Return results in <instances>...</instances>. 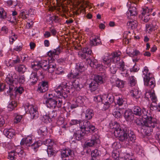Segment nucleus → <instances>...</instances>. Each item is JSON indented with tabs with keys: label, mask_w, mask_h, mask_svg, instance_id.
Returning a JSON list of instances; mask_svg holds the SVG:
<instances>
[{
	"label": "nucleus",
	"mask_w": 160,
	"mask_h": 160,
	"mask_svg": "<svg viewBox=\"0 0 160 160\" xmlns=\"http://www.w3.org/2000/svg\"><path fill=\"white\" fill-rule=\"evenodd\" d=\"M115 83L116 86L120 88H123L124 85V82L118 79L116 80Z\"/></svg>",
	"instance_id": "44"
},
{
	"label": "nucleus",
	"mask_w": 160,
	"mask_h": 160,
	"mask_svg": "<svg viewBox=\"0 0 160 160\" xmlns=\"http://www.w3.org/2000/svg\"><path fill=\"white\" fill-rule=\"evenodd\" d=\"M82 52L78 53V55L82 59H86V61L91 67H96L97 61L95 59H92L90 57L92 55V51L90 48L87 47L82 49Z\"/></svg>",
	"instance_id": "2"
},
{
	"label": "nucleus",
	"mask_w": 160,
	"mask_h": 160,
	"mask_svg": "<svg viewBox=\"0 0 160 160\" xmlns=\"http://www.w3.org/2000/svg\"><path fill=\"white\" fill-rule=\"evenodd\" d=\"M150 98L152 102H156L157 101V97L155 93L153 92H152V94L151 95Z\"/></svg>",
	"instance_id": "63"
},
{
	"label": "nucleus",
	"mask_w": 160,
	"mask_h": 160,
	"mask_svg": "<svg viewBox=\"0 0 160 160\" xmlns=\"http://www.w3.org/2000/svg\"><path fill=\"white\" fill-rule=\"evenodd\" d=\"M86 134V132L83 131L81 129L76 131L74 133L73 137H75L76 139L79 140L84 137V136Z\"/></svg>",
	"instance_id": "16"
},
{
	"label": "nucleus",
	"mask_w": 160,
	"mask_h": 160,
	"mask_svg": "<svg viewBox=\"0 0 160 160\" xmlns=\"http://www.w3.org/2000/svg\"><path fill=\"white\" fill-rule=\"evenodd\" d=\"M41 119L44 123H48L51 121V120L49 117V115L46 114L43 115L41 117Z\"/></svg>",
	"instance_id": "39"
},
{
	"label": "nucleus",
	"mask_w": 160,
	"mask_h": 160,
	"mask_svg": "<svg viewBox=\"0 0 160 160\" xmlns=\"http://www.w3.org/2000/svg\"><path fill=\"white\" fill-rule=\"evenodd\" d=\"M32 138L31 136H28L27 137L23 138L21 141V144L29 146L32 142Z\"/></svg>",
	"instance_id": "25"
},
{
	"label": "nucleus",
	"mask_w": 160,
	"mask_h": 160,
	"mask_svg": "<svg viewBox=\"0 0 160 160\" xmlns=\"http://www.w3.org/2000/svg\"><path fill=\"white\" fill-rule=\"evenodd\" d=\"M151 90H152V88L148 90V89H146V92L145 94V98L148 99L150 97V96L152 94V92Z\"/></svg>",
	"instance_id": "57"
},
{
	"label": "nucleus",
	"mask_w": 160,
	"mask_h": 160,
	"mask_svg": "<svg viewBox=\"0 0 160 160\" xmlns=\"http://www.w3.org/2000/svg\"><path fill=\"white\" fill-rule=\"evenodd\" d=\"M102 106L103 107V109L106 110L108 108L111 104L108 102L106 101L105 99H103V101L102 102Z\"/></svg>",
	"instance_id": "48"
},
{
	"label": "nucleus",
	"mask_w": 160,
	"mask_h": 160,
	"mask_svg": "<svg viewBox=\"0 0 160 160\" xmlns=\"http://www.w3.org/2000/svg\"><path fill=\"white\" fill-rule=\"evenodd\" d=\"M106 97V95H104L103 96L98 95L94 97V100L96 102H99L101 101L102 102L103 101V99H105Z\"/></svg>",
	"instance_id": "34"
},
{
	"label": "nucleus",
	"mask_w": 160,
	"mask_h": 160,
	"mask_svg": "<svg viewBox=\"0 0 160 160\" xmlns=\"http://www.w3.org/2000/svg\"><path fill=\"white\" fill-rule=\"evenodd\" d=\"M79 75V73L78 72V73L71 72L69 74H68L67 77L69 79H71L72 78H78V76Z\"/></svg>",
	"instance_id": "45"
},
{
	"label": "nucleus",
	"mask_w": 160,
	"mask_h": 160,
	"mask_svg": "<svg viewBox=\"0 0 160 160\" xmlns=\"http://www.w3.org/2000/svg\"><path fill=\"white\" fill-rule=\"evenodd\" d=\"M25 109H28L29 113L31 115V118L33 119H36L38 117L37 108L32 105H27L25 107Z\"/></svg>",
	"instance_id": "7"
},
{
	"label": "nucleus",
	"mask_w": 160,
	"mask_h": 160,
	"mask_svg": "<svg viewBox=\"0 0 160 160\" xmlns=\"http://www.w3.org/2000/svg\"><path fill=\"white\" fill-rule=\"evenodd\" d=\"M127 25L132 29L135 28L137 26V22L135 20H130L127 22Z\"/></svg>",
	"instance_id": "35"
},
{
	"label": "nucleus",
	"mask_w": 160,
	"mask_h": 160,
	"mask_svg": "<svg viewBox=\"0 0 160 160\" xmlns=\"http://www.w3.org/2000/svg\"><path fill=\"white\" fill-rule=\"evenodd\" d=\"M133 114L136 115L144 117L145 116H148L147 115V112L143 108L141 109V108L138 106H135L133 109Z\"/></svg>",
	"instance_id": "12"
},
{
	"label": "nucleus",
	"mask_w": 160,
	"mask_h": 160,
	"mask_svg": "<svg viewBox=\"0 0 160 160\" xmlns=\"http://www.w3.org/2000/svg\"><path fill=\"white\" fill-rule=\"evenodd\" d=\"M131 95L136 99H137L140 97L139 91L137 89H134L132 90L131 92Z\"/></svg>",
	"instance_id": "37"
},
{
	"label": "nucleus",
	"mask_w": 160,
	"mask_h": 160,
	"mask_svg": "<svg viewBox=\"0 0 160 160\" xmlns=\"http://www.w3.org/2000/svg\"><path fill=\"white\" fill-rule=\"evenodd\" d=\"M47 153L48 155L50 156L54 155L56 153V151L54 150L52 147H48L47 150Z\"/></svg>",
	"instance_id": "49"
},
{
	"label": "nucleus",
	"mask_w": 160,
	"mask_h": 160,
	"mask_svg": "<svg viewBox=\"0 0 160 160\" xmlns=\"http://www.w3.org/2000/svg\"><path fill=\"white\" fill-rule=\"evenodd\" d=\"M85 118L86 120L91 119L94 116L93 110L91 109H87L85 112Z\"/></svg>",
	"instance_id": "28"
},
{
	"label": "nucleus",
	"mask_w": 160,
	"mask_h": 160,
	"mask_svg": "<svg viewBox=\"0 0 160 160\" xmlns=\"http://www.w3.org/2000/svg\"><path fill=\"white\" fill-rule=\"evenodd\" d=\"M43 143L44 145L48 146V147L52 146L54 144V142L53 140L50 139H48L46 140L43 141Z\"/></svg>",
	"instance_id": "40"
},
{
	"label": "nucleus",
	"mask_w": 160,
	"mask_h": 160,
	"mask_svg": "<svg viewBox=\"0 0 160 160\" xmlns=\"http://www.w3.org/2000/svg\"><path fill=\"white\" fill-rule=\"evenodd\" d=\"M38 132L41 135H46L47 133V130L46 128L45 127L41 128L38 130Z\"/></svg>",
	"instance_id": "43"
},
{
	"label": "nucleus",
	"mask_w": 160,
	"mask_h": 160,
	"mask_svg": "<svg viewBox=\"0 0 160 160\" xmlns=\"http://www.w3.org/2000/svg\"><path fill=\"white\" fill-rule=\"evenodd\" d=\"M48 89V82L42 81L39 84L37 91L40 93H43Z\"/></svg>",
	"instance_id": "13"
},
{
	"label": "nucleus",
	"mask_w": 160,
	"mask_h": 160,
	"mask_svg": "<svg viewBox=\"0 0 160 160\" xmlns=\"http://www.w3.org/2000/svg\"><path fill=\"white\" fill-rule=\"evenodd\" d=\"M26 68L23 65H20L18 68V70L19 72H24L25 71Z\"/></svg>",
	"instance_id": "55"
},
{
	"label": "nucleus",
	"mask_w": 160,
	"mask_h": 160,
	"mask_svg": "<svg viewBox=\"0 0 160 160\" xmlns=\"http://www.w3.org/2000/svg\"><path fill=\"white\" fill-rule=\"evenodd\" d=\"M145 120L141 121L139 119L135 121L136 123L138 125L142 126V130L146 135L149 136L153 131V128L156 127L158 129H160V125L157 123V120L149 114L148 116L142 117Z\"/></svg>",
	"instance_id": "1"
},
{
	"label": "nucleus",
	"mask_w": 160,
	"mask_h": 160,
	"mask_svg": "<svg viewBox=\"0 0 160 160\" xmlns=\"http://www.w3.org/2000/svg\"><path fill=\"white\" fill-rule=\"evenodd\" d=\"M91 124L88 121H84L83 122V125L81 126L80 127V129L82 130L84 132H89L90 131L89 127Z\"/></svg>",
	"instance_id": "23"
},
{
	"label": "nucleus",
	"mask_w": 160,
	"mask_h": 160,
	"mask_svg": "<svg viewBox=\"0 0 160 160\" xmlns=\"http://www.w3.org/2000/svg\"><path fill=\"white\" fill-rule=\"evenodd\" d=\"M124 117L126 120L131 122L134 119V116L133 114L132 111L129 110H126L124 113Z\"/></svg>",
	"instance_id": "19"
},
{
	"label": "nucleus",
	"mask_w": 160,
	"mask_h": 160,
	"mask_svg": "<svg viewBox=\"0 0 160 160\" xmlns=\"http://www.w3.org/2000/svg\"><path fill=\"white\" fill-rule=\"evenodd\" d=\"M110 126L111 129L113 130L114 133L115 132L117 131H119L123 129L120 127L119 124L116 122H114L110 124Z\"/></svg>",
	"instance_id": "26"
},
{
	"label": "nucleus",
	"mask_w": 160,
	"mask_h": 160,
	"mask_svg": "<svg viewBox=\"0 0 160 160\" xmlns=\"http://www.w3.org/2000/svg\"><path fill=\"white\" fill-rule=\"evenodd\" d=\"M37 73L35 72H32L30 77L29 81L31 82V85H34L37 82L38 80Z\"/></svg>",
	"instance_id": "24"
},
{
	"label": "nucleus",
	"mask_w": 160,
	"mask_h": 160,
	"mask_svg": "<svg viewBox=\"0 0 160 160\" xmlns=\"http://www.w3.org/2000/svg\"><path fill=\"white\" fill-rule=\"evenodd\" d=\"M158 28V23L155 21H153L152 23L147 24L146 25V32L150 33L157 30Z\"/></svg>",
	"instance_id": "10"
},
{
	"label": "nucleus",
	"mask_w": 160,
	"mask_h": 160,
	"mask_svg": "<svg viewBox=\"0 0 160 160\" xmlns=\"http://www.w3.org/2000/svg\"><path fill=\"white\" fill-rule=\"evenodd\" d=\"M29 14V12L25 10H22L20 11L19 17L23 19H27Z\"/></svg>",
	"instance_id": "30"
},
{
	"label": "nucleus",
	"mask_w": 160,
	"mask_h": 160,
	"mask_svg": "<svg viewBox=\"0 0 160 160\" xmlns=\"http://www.w3.org/2000/svg\"><path fill=\"white\" fill-rule=\"evenodd\" d=\"M120 54L117 52H114L111 54H106L102 57L101 60L102 65L107 67H109L112 61L114 63L117 62L120 60Z\"/></svg>",
	"instance_id": "3"
},
{
	"label": "nucleus",
	"mask_w": 160,
	"mask_h": 160,
	"mask_svg": "<svg viewBox=\"0 0 160 160\" xmlns=\"http://www.w3.org/2000/svg\"><path fill=\"white\" fill-rule=\"evenodd\" d=\"M115 136L118 138L119 141L122 142L129 141L128 134L123 130L121 131H117L114 132Z\"/></svg>",
	"instance_id": "8"
},
{
	"label": "nucleus",
	"mask_w": 160,
	"mask_h": 160,
	"mask_svg": "<svg viewBox=\"0 0 160 160\" xmlns=\"http://www.w3.org/2000/svg\"><path fill=\"white\" fill-rule=\"evenodd\" d=\"M56 51L55 50H52L49 51L48 52V55L51 58V59L54 60V58L55 57V55H57L56 54Z\"/></svg>",
	"instance_id": "53"
},
{
	"label": "nucleus",
	"mask_w": 160,
	"mask_h": 160,
	"mask_svg": "<svg viewBox=\"0 0 160 160\" xmlns=\"http://www.w3.org/2000/svg\"><path fill=\"white\" fill-rule=\"evenodd\" d=\"M42 141H41L39 140L33 143L31 146V147L34 151H35L36 149L42 145Z\"/></svg>",
	"instance_id": "36"
},
{
	"label": "nucleus",
	"mask_w": 160,
	"mask_h": 160,
	"mask_svg": "<svg viewBox=\"0 0 160 160\" xmlns=\"http://www.w3.org/2000/svg\"><path fill=\"white\" fill-rule=\"evenodd\" d=\"M61 157L63 160H70L74 154L73 150L69 148H65L60 150Z\"/></svg>",
	"instance_id": "6"
},
{
	"label": "nucleus",
	"mask_w": 160,
	"mask_h": 160,
	"mask_svg": "<svg viewBox=\"0 0 160 160\" xmlns=\"http://www.w3.org/2000/svg\"><path fill=\"white\" fill-rule=\"evenodd\" d=\"M101 42L100 38L98 36H96L91 42V44L92 46H97Z\"/></svg>",
	"instance_id": "31"
},
{
	"label": "nucleus",
	"mask_w": 160,
	"mask_h": 160,
	"mask_svg": "<svg viewBox=\"0 0 160 160\" xmlns=\"http://www.w3.org/2000/svg\"><path fill=\"white\" fill-rule=\"evenodd\" d=\"M142 73L144 84L151 88H153L155 86V79L152 74L149 72L147 67L146 66L144 68Z\"/></svg>",
	"instance_id": "4"
},
{
	"label": "nucleus",
	"mask_w": 160,
	"mask_h": 160,
	"mask_svg": "<svg viewBox=\"0 0 160 160\" xmlns=\"http://www.w3.org/2000/svg\"><path fill=\"white\" fill-rule=\"evenodd\" d=\"M122 110L116 106L114 109L113 113V115L116 118H120L123 114Z\"/></svg>",
	"instance_id": "22"
},
{
	"label": "nucleus",
	"mask_w": 160,
	"mask_h": 160,
	"mask_svg": "<svg viewBox=\"0 0 160 160\" xmlns=\"http://www.w3.org/2000/svg\"><path fill=\"white\" fill-rule=\"evenodd\" d=\"M84 62H79L76 64V69L75 70V71H78V70L80 72L84 71L86 69V67L84 66Z\"/></svg>",
	"instance_id": "27"
},
{
	"label": "nucleus",
	"mask_w": 160,
	"mask_h": 160,
	"mask_svg": "<svg viewBox=\"0 0 160 160\" xmlns=\"http://www.w3.org/2000/svg\"><path fill=\"white\" fill-rule=\"evenodd\" d=\"M105 100L110 104H111L114 101L115 102V96L114 97L111 94H108L107 96V97L105 99Z\"/></svg>",
	"instance_id": "32"
},
{
	"label": "nucleus",
	"mask_w": 160,
	"mask_h": 160,
	"mask_svg": "<svg viewBox=\"0 0 160 160\" xmlns=\"http://www.w3.org/2000/svg\"><path fill=\"white\" fill-rule=\"evenodd\" d=\"M112 157L115 160H118V152L116 150L113 151L112 153Z\"/></svg>",
	"instance_id": "54"
},
{
	"label": "nucleus",
	"mask_w": 160,
	"mask_h": 160,
	"mask_svg": "<svg viewBox=\"0 0 160 160\" xmlns=\"http://www.w3.org/2000/svg\"><path fill=\"white\" fill-rule=\"evenodd\" d=\"M67 81H64L55 89H54V93L55 95L58 96L59 98L63 97L65 99L67 98L68 95L65 92V89L68 87Z\"/></svg>",
	"instance_id": "5"
},
{
	"label": "nucleus",
	"mask_w": 160,
	"mask_h": 160,
	"mask_svg": "<svg viewBox=\"0 0 160 160\" xmlns=\"http://www.w3.org/2000/svg\"><path fill=\"white\" fill-rule=\"evenodd\" d=\"M83 122V121L80 120H72L70 122V124L71 125H75L77 124H79L80 125Z\"/></svg>",
	"instance_id": "58"
},
{
	"label": "nucleus",
	"mask_w": 160,
	"mask_h": 160,
	"mask_svg": "<svg viewBox=\"0 0 160 160\" xmlns=\"http://www.w3.org/2000/svg\"><path fill=\"white\" fill-rule=\"evenodd\" d=\"M48 70L49 72L52 73L55 71L56 64L53 62H50L48 66Z\"/></svg>",
	"instance_id": "29"
},
{
	"label": "nucleus",
	"mask_w": 160,
	"mask_h": 160,
	"mask_svg": "<svg viewBox=\"0 0 160 160\" xmlns=\"http://www.w3.org/2000/svg\"><path fill=\"white\" fill-rule=\"evenodd\" d=\"M57 100L51 98L48 99L46 101L47 106L50 108H55L57 106Z\"/></svg>",
	"instance_id": "17"
},
{
	"label": "nucleus",
	"mask_w": 160,
	"mask_h": 160,
	"mask_svg": "<svg viewBox=\"0 0 160 160\" xmlns=\"http://www.w3.org/2000/svg\"><path fill=\"white\" fill-rule=\"evenodd\" d=\"M7 13L3 8H0V18H6Z\"/></svg>",
	"instance_id": "51"
},
{
	"label": "nucleus",
	"mask_w": 160,
	"mask_h": 160,
	"mask_svg": "<svg viewBox=\"0 0 160 160\" xmlns=\"http://www.w3.org/2000/svg\"><path fill=\"white\" fill-rule=\"evenodd\" d=\"M18 103L15 101H12L10 102L8 105V108L10 111L12 110L17 105Z\"/></svg>",
	"instance_id": "38"
},
{
	"label": "nucleus",
	"mask_w": 160,
	"mask_h": 160,
	"mask_svg": "<svg viewBox=\"0 0 160 160\" xmlns=\"http://www.w3.org/2000/svg\"><path fill=\"white\" fill-rule=\"evenodd\" d=\"M3 133L8 138H11L15 135V130L12 128H5Z\"/></svg>",
	"instance_id": "15"
},
{
	"label": "nucleus",
	"mask_w": 160,
	"mask_h": 160,
	"mask_svg": "<svg viewBox=\"0 0 160 160\" xmlns=\"http://www.w3.org/2000/svg\"><path fill=\"white\" fill-rule=\"evenodd\" d=\"M49 117L51 120L52 118H54L57 116V113L56 112H51L49 114Z\"/></svg>",
	"instance_id": "64"
},
{
	"label": "nucleus",
	"mask_w": 160,
	"mask_h": 160,
	"mask_svg": "<svg viewBox=\"0 0 160 160\" xmlns=\"http://www.w3.org/2000/svg\"><path fill=\"white\" fill-rule=\"evenodd\" d=\"M99 141L98 136L97 134H94L92 136L90 140L84 143L85 147H92Z\"/></svg>",
	"instance_id": "9"
},
{
	"label": "nucleus",
	"mask_w": 160,
	"mask_h": 160,
	"mask_svg": "<svg viewBox=\"0 0 160 160\" xmlns=\"http://www.w3.org/2000/svg\"><path fill=\"white\" fill-rule=\"evenodd\" d=\"M40 62L41 68L45 70H48V62L46 60H42Z\"/></svg>",
	"instance_id": "33"
},
{
	"label": "nucleus",
	"mask_w": 160,
	"mask_h": 160,
	"mask_svg": "<svg viewBox=\"0 0 160 160\" xmlns=\"http://www.w3.org/2000/svg\"><path fill=\"white\" fill-rule=\"evenodd\" d=\"M22 118V116L17 115L15 117L14 120V122L16 123H17L20 122Z\"/></svg>",
	"instance_id": "62"
},
{
	"label": "nucleus",
	"mask_w": 160,
	"mask_h": 160,
	"mask_svg": "<svg viewBox=\"0 0 160 160\" xmlns=\"http://www.w3.org/2000/svg\"><path fill=\"white\" fill-rule=\"evenodd\" d=\"M129 81L131 86H134L136 84L135 78L134 76H132L129 78Z\"/></svg>",
	"instance_id": "56"
},
{
	"label": "nucleus",
	"mask_w": 160,
	"mask_h": 160,
	"mask_svg": "<svg viewBox=\"0 0 160 160\" xmlns=\"http://www.w3.org/2000/svg\"><path fill=\"white\" fill-rule=\"evenodd\" d=\"M64 69L62 67H58L55 70V72L56 74L59 75L64 74Z\"/></svg>",
	"instance_id": "52"
},
{
	"label": "nucleus",
	"mask_w": 160,
	"mask_h": 160,
	"mask_svg": "<svg viewBox=\"0 0 160 160\" xmlns=\"http://www.w3.org/2000/svg\"><path fill=\"white\" fill-rule=\"evenodd\" d=\"M17 154V152L13 151L9 154L8 158L11 160H15L16 159L15 156Z\"/></svg>",
	"instance_id": "50"
},
{
	"label": "nucleus",
	"mask_w": 160,
	"mask_h": 160,
	"mask_svg": "<svg viewBox=\"0 0 160 160\" xmlns=\"http://www.w3.org/2000/svg\"><path fill=\"white\" fill-rule=\"evenodd\" d=\"M57 97H58V98H57L56 100L58 101V102L57 103V107L58 108H59L61 106L62 104V98H63V97L62 98H59L58 96L56 95Z\"/></svg>",
	"instance_id": "61"
},
{
	"label": "nucleus",
	"mask_w": 160,
	"mask_h": 160,
	"mask_svg": "<svg viewBox=\"0 0 160 160\" xmlns=\"http://www.w3.org/2000/svg\"><path fill=\"white\" fill-rule=\"evenodd\" d=\"M17 39V36L15 34L9 36V41L10 43L12 44L13 42Z\"/></svg>",
	"instance_id": "59"
},
{
	"label": "nucleus",
	"mask_w": 160,
	"mask_h": 160,
	"mask_svg": "<svg viewBox=\"0 0 160 160\" xmlns=\"http://www.w3.org/2000/svg\"><path fill=\"white\" fill-rule=\"evenodd\" d=\"M119 106L122 105L123 102V100L121 97L118 96H115V102Z\"/></svg>",
	"instance_id": "42"
},
{
	"label": "nucleus",
	"mask_w": 160,
	"mask_h": 160,
	"mask_svg": "<svg viewBox=\"0 0 160 160\" xmlns=\"http://www.w3.org/2000/svg\"><path fill=\"white\" fill-rule=\"evenodd\" d=\"M128 137L129 141H127L128 142H129L130 141L132 142H134L136 139V136L133 132H130L128 134Z\"/></svg>",
	"instance_id": "41"
},
{
	"label": "nucleus",
	"mask_w": 160,
	"mask_h": 160,
	"mask_svg": "<svg viewBox=\"0 0 160 160\" xmlns=\"http://www.w3.org/2000/svg\"><path fill=\"white\" fill-rule=\"evenodd\" d=\"M93 80H95L98 83H102L103 82V80L102 77L99 75H96L95 76Z\"/></svg>",
	"instance_id": "47"
},
{
	"label": "nucleus",
	"mask_w": 160,
	"mask_h": 160,
	"mask_svg": "<svg viewBox=\"0 0 160 160\" xmlns=\"http://www.w3.org/2000/svg\"><path fill=\"white\" fill-rule=\"evenodd\" d=\"M119 72L123 76L127 77L129 75V70L127 69L125 67L124 62H121L119 63Z\"/></svg>",
	"instance_id": "14"
},
{
	"label": "nucleus",
	"mask_w": 160,
	"mask_h": 160,
	"mask_svg": "<svg viewBox=\"0 0 160 160\" xmlns=\"http://www.w3.org/2000/svg\"><path fill=\"white\" fill-rule=\"evenodd\" d=\"M133 3L132 4V6L129 8L128 11L127 12V15L128 17L129 16H135L137 14V9L134 6H133Z\"/></svg>",
	"instance_id": "21"
},
{
	"label": "nucleus",
	"mask_w": 160,
	"mask_h": 160,
	"mask_svg": "<svg viewBox=\"0 0 160 160\" xmlns=\"http://www.w3.org/2000/svg\"><path fill=\"white\" fill-rule=\"evenodd\" d=\"M148 9L147 8L143 10L142 13V20L145 22H147L150 20L149 15L148 14Z\"/></svg>",
	"instance_id": "18"
},
{
	"label": "nucleus",
	"mask_w": 160,
	"mask_h": 160,
	"mask_svg": "<svg viewBox=\"0 0 160 160\" xmlns=\"http://www.w3.org/2000/svg\"><path fill=\"white\" fill-rule=\"evenodd\" d=\"M99 152L97 149L93 150L91 153V156L92 158H95L99 156ZM93 159V158H92Z\"/></svg>",
	"instance_id": "46"
},
{
	"label": "nucleus",
	"mask_w": 160,
	"mask_h": 160,
	"mask_svg": "<svg viewBox=\"0 0 160 160\" xmlns=\"http://www.w3.org/2000/svg\"><path fill=\"white\" fill-rule=\"evenodd\" d=\"M99 84L95 80H92L89 85V88L92 92H98Z\"/></svg>",
	"instance_id": "20"
},
{
	"label": "nucleus",
	"mask_w": 160,
	"mask_h": 160,
	"mask_svg": "<svg viewBox=\"0 0 160 160\" xmlns=\"http://www.w3.org/2000/svg\"><path fill=\"white\" fill-rule=\"evenodd\" d=\"M16 74H14L13 75L12 74H9L7 75L5 79L6 82L9 85V92L12 91L15 87L14 85V79L13 76L15 77Z\"/></svg>",
	"instance_id": "11"
},
{
	"label": "nucleus",
	"mask_w": 160,
	"mask_h": 160,
	"mask_svg": "<svg viewBox=\"0 0 160 160\" xmlns=\"http://www.w3.org/2000/svg\"><path fill=\"white\" fill-rule=\"evenodd\" d=\"M18 82L21 83H23L25 81V77L23 75H20L18 77Z\"/></svg>",
	"instance_id": "60"
}]
</instances>
